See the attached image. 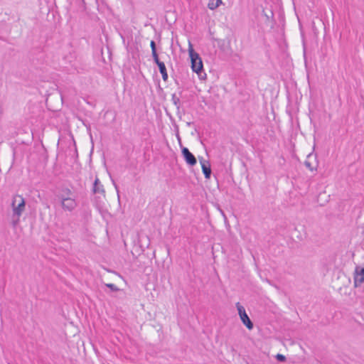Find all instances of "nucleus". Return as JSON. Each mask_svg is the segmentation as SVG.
<instances>
[{
	"label": "nucleus",
	"mask_w": 364,
	"mask_h": 364,
	"mask_svg": "<svg viewBox=\"0 0 364 364\" xmlns=\"http://www.w3.org/2000/svg\"><path fill=\"white\" fill-rule=\"evenodd\" d=\"M188 53L193 71L196 73L199 77H201V73L203 71V61L199 54L193 50L191 43H189Z\"/></svg>",
	"instance_id": "1"
},
{
	"label": "nucleus",
	"mask_w": 364,
	"mask_h": 364,
	"mask_svg": "<svg viewBox=\"0 0 364 364\" xmlns=\"http://www.w3.org/2000/svg\"><path fill=\"white\" fill-rule=\"evenodd\" d=\"M11 206L13 208V217L17 218L16 222V223H17L19 220L20 216L22 215L23 212L25 210V208H26L25 199L20 195L15 196L13 198Z\"/></svg>",
	"instance_id": "2"
},
{
	"label": "nucleus",
	"mask_w": 364,
	"mask_h": 364,
	"mask_svg": "<svg viewBox=\"0 0 364 364\" xmlns=\"http://www.w3.org/2000/svg\"><path fill=\"white\" fill-rule=\"evenodd\" d=\"M62 208L65 211L72 212L77 206V201L74 198H62Z\"/></svg>",
	"instance_id": "3"
},
{
	"label": "nucleus",
	"mask_w": 364,
	"mask_h": 364,
	"mask_svg": "<svg viewBox=\"0 0 364 364\" xmlns=\"http://www.w3.org/2000/svg\"><path fill=\"white\" fill-rule=\"evenodd\" d=\"M181 154L186 164L191 166L196 164L197 160L195 156L186 147H182Z\"/></svg>",
	"instance_id": "4"
},
{
	"label": "nucleus",
	"mask_w": 364,
	"mask_h": 364,
	"mask_svg": "<svg viewBox=\"0 0 364 364\" xmlns=\"http://www.w3.org/2000/svg\"><path fill=\"white\" fill-rule=\"evenodd\" d=\"M364 282V267H357L354 274V284L358 287Z\"/></svg>",
	"instance_id": "5"
},
{
	"label": "nucleus",
	"mask_w": 364,
	"mask_h": 364,
	"mask_svg": "<svg viewBox=\"0 0 364 364\" xmlns=\"http://www.w3.org/2000/svg\"><path fill=\"white\" fill-rule=\"evenodd\" d=\"M200 163L201 164L202 171L204 174V176L206 179H209L211 176V168L210 162L207 160L203 159V158L200 159Z\"/></svg>",
	"instance_id": "6"
},
{
	"label": "nucleus",
	"mask_w": 364,
	"mask_h": 364,
	"mask_svg": "<svg viewBox=\"0 0 364 364\" xmlns=\"http://www.w3.org/2000/svg\"><path fill=\"white\" fill-rule=\"evenodd\" d=\"M92 192L93 193H100L102 194L104 196L105 195V191L104 188V186L102 184H101L99 178L96 177L93 186H92Z\"/></svg>",
	"instance_id": "7"
},
{
	"label": "nucleus",
	"mask_w": 364,
	"mask_h": 364,
	"mask_svg": "<svg viewBox=\"0 0 364 364\" xmlns=\"http://www.w3.org/2000/svg\"><path fill=\"white\" fill-rule=\"evenodd\" d=\"M240 318L242 323L247 327V329L252 330L253 328L254 324L247 314L240 316Z\"/></svg>",
	"instance_id": "8"
},
{
	"label": "nucleus",
	"mask_w": 364,
	"mask_h": 364,
	"mask_svg": "<svg viewBox=\"0 0 364 364\" xmlns=\"http://www.w3.org/2000/svg\"><path fill=\"white\" fill-rule=\"evenodd\" d=\"M316 159V156H314L312 154H309L308 156H307V160L305 161L304 162V165L305 166L309 168L310 171H314V170H316V167H317V165H316V162H315V165H314L311 162V159Z\"/></svg>",
	"instance_id": "9"
},
{
	"label": "nucleus",
	"mask_w": 364,
	"mask_h": 364,
	"mask_svg": "<svg viewBox=\"0 0 364 364\" xmlns=\"http://www.w3.org/2000/svg\"><path fill=\"white\" fill-rule=\"evenodd\" d=\"M73 193L68 188H62L61 193L58 195V198L62 200V198H72Z\"/></svg>",
	"instance_id": "10"
},
{
	"label": "nucleus",
	"mask_w": 364,
	"mask_h": 364,
	"mask_svg": "<svg viewBox=\"0 0 364 364\" xmlns=\"http://www.w3.org/2000/svg\"><path fill=\"white\" fill-rule=\"evenodd\" d=\"M222 4V0H209L208 7L210 10H214Z\"/></svg>",
	"instance_id": "11"
},
{
	"label": "nucleus",
	"mask_w": 364,
	"mask_h": 364,
	"mask_svg": "<svg viewBox=\"0 0 364 364\" xmlns=\"http://www.w3.org/2000/svg\"><path fill=\"white\" fill-rule=\"evenodd\" d=\"M171 100L173 105L176 107L178 110L180 109L181 107V100L178 97L176 96V93H173L171 96Z\"/></svg>",
	"instance_id": "12"
},
{
	"label": "nucleus",
	"mask_w": 364,
	"mask_h": 364,
	"mask_svg": "<svg viewBox=\"0 0 364 364\" xmlns=\"http://www.w3.org/2000/svg\"><path fill=\"white\" fill-rule=\"evenodd\" d=\"M236 307L240 317L247 314L244 306H242L239 302L236 304Z\"/></svg>",
	"instance_id": "13"
},
{
	"label": "nucleus",
	"mask_w": 364,
	"mask_h": 364,
	"mask_svg": "<svg viewBox=\"0 0 364 364\" xmlns=\"http://www.w3.org/2000/svg\"><path fill=\"white\" fill-rule=\"evenodd\" d=\"M105 286L110 289V290L113 292H117L119 291V289L113 284H106Z\"/></svg>",
	"instance_id": "14"
},
{
	"label": "nucleus",
	"mask_w": 364,
	"mask_h": 364,
	"mask_svg": "<svg viewBox=\"0 0 364 364\" xmlns=\"http://www.w3.org/2000/svg\"><path fill=\"white\" fill-rule=\"evenodd\" d=\"M276 359L279 362H284L287 360L285 355L279 353L276 355Z\"/></svg>",
	"instance_id": "15"
},
{
	"label": "nucleus",
	"mask_w": 364,
	"mask_h": 364,
	"mask_svg": "<svg viewBox=\"0 0 364 364\" xmlns=\"http://www.w3.org/2000/svg\"><path fill=\"white\" fill-rule=\"evenodd\" d=\"M158 67L160 73L166 70V68L164 62L162 63H159Z\"/></svg>",
	"instance_id": "16"
},
{
	"label": "nucleus",
	"mask_w": 364,
	"mask_h": 364,
	"mask_svg": "<svg viewBox=\"0 0 364 364\" xmlns=\"http://www.w3.org/2000/svg\"><path fill=\"white\" fill-rule=\"evenodd\" d=\"M161 76H162V79L164 80V81H167L168 80V73H167V70L164 71V72H162L161 73Z\"/></svg>",
	"instance_id": "17"
},
{
	"label": "nucleus",
	"mask_w": 364,
	"mask_h": 364,
	"mask_svg": "<svg viewBox=\"0 0 364 364\" xmlns=\"http://www.w3.org/2000/svg\"><path fill=\"white\" fill-rule=\"evenodd\" d=\"M151 51L156 50V45L154 41H151L150 43Z\"/></svg>",
	"instance_id": "18"
},
{
	"label": "nucleus",
	"mask_w": 364,
	"mask_h": 364,
	"mask_svg": "<svg viewBox=\"0 0 364 364\" xmlns=\"http://www.w3.org/2000/svg\"><path fill=\"white\" fill-rule=\"evenodd\" d=\"M151 55H152L153 59L159 58V55L157 53V50L151 51Z\"/></svg>",
	"instance_id": "19"
},
{
	"label": "nucleus",
	"mask_w": 364,
	"mask_h": 364,
	"mask_svg": "<svg viewBox=\"0 0 364 364\" xmlns=\"http://www.w3.org/2000/svg\"><path fill=\"white\" fill-rule=\"evenodd\" d=\"M270 16L267 14H264V16H266L267 19L268 20L269 17H273V12L272 11H269Z\"/></svg>",
	"instance_id": "20"
},
{
	"label": "nucleus",
	"mask_w": 364,
	"mask_h": 364,
	"mask_svg": "<svg viewBox=\"0 0 364 364\" xmlns=\"http://www.w3.org/2000/svg\"><path fill=\"white\" fill-rule=\"evenodd\" d=\"M154 63L158 65L159 63H162L163 62L159 60V58L154 59Z\"/></svg>",
	"instance_id": "21"
},
{
	"label": "nucleus",
	"mask_w": 364,
	"mask_h": 364,
	"mask_svg": "<svg viewBox=\"0 0 364 364\" xmlns=\"http://www.w3.org/2000/svg\"><path fill=\"white\" fill-rule=\"evenodd\" d=\"M177 136H178V141H179V143L181 144V139H180L179 135H178V134H177Z\"/></svg>",
	"instance_id": "22"
},
{
	"label": "nucleus",
	"mask_w": 364,
	"mask_h": 364,
	"mask_svg": "<svg viewBox=\"0 0 364 364\" xmlns=\"http://www.w3.org/2000/svg\"><path fill=\"white\" fill-rule=\"evenodd\" d=\"M113 183H114V186H115V188L117 190V186L116 185V183H114V181H113Z\"/></svg>",
	"instance_id": "23"
}]
</instances>
